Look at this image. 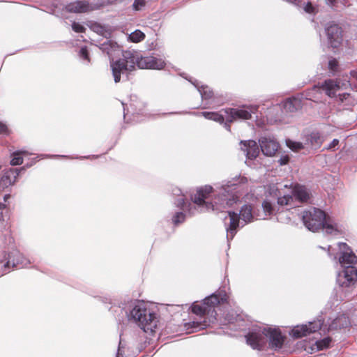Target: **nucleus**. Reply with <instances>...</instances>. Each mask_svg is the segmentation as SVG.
Here are the masks:
<instances>
[{
	"label": "nucleus",
	"instance_id": "54",
	"mask_svg": "<svg viewBox=\"0 0 357 357\" xmlns=\"http://www.w3.org/2000/svg\"><path fill=\"white\" fill-rule=\"evenodd\" d=\"M107 2L109 3V0H107Z\"/></svg>",
	"mask_w": 357,
	"mask_h": 357
},
{
	"label": "nucleus",
	"instance_id": "49",
	"mask_svg": "<svg viewBox=\"0 0 357 357\" xmlns=\"http://www.w3.org/2000/svg\"><path fill=\"white\" fill-rule=\"evenodd\" d=\"M241 183H248V178L246 177H242L240 180Z\"/></svg>",
	"mask_w": 357,
	"mask_h": 357
},
{
	"label": "nucleus",
	"instance_id": "48",
	"mask_svg": "<svg viewBox=\"0 0 357 357\" xmlns=\"http://www.w3.org/2000/svg\"><path fill=\"white\" fill-rule=\"evenodd\" d=\"M178 204H179V206H181L182 208H184V204H185V200L183 198H181L179 200H178Z\"/></svg>",
	"mask_w": 357,
	"mask_h": 357
},
{
	"label": "nucleus",
	"instance_id": "19",
	"mask_svg": "<svg viewBox=\"0 0 357 357\" xmlns=\"http://www.w3.org/2000/svg\"><path fill=\"white\" fill-rule=\"evenodd\" d=\"M282 106L286 112H294L302 107V100L299 96H294L286 99Z\"/></svg>",
	"mask_w": 357,
	"mask_h": 357
},
{
	"label": "nucleus",
	"instance_id": "33",
	"mask_svg": "<svg viewBox=\"0 0 357 357\" xmlns=\"http://www.w3.org/2000/svg\"><path fill=\"white\" fill-rule=\"evenodd\" d=\"M331 342V339L330 337H326L323 340H319L316 342V345L318 350H323L329 347L330 344Z\"/></svg>",
	"mask_w": 357,
	"mask_h": 357
},
{
	"label": "nucleus",
	"instance_id": "6",
	"mask_svg": "<svg viewBox=\"0 0 357 357\" xmlns=\"http://www.w3.org/2000/svg\"><path fill=\"white\" fill-rule=\"evenodd\" d=\"M325 220V213L316 208L305 211L302 215L303 224L309 230L312 231H317L321 229Z\"/></svg>",
	"mask_w": 357,
	"mask_h": 357
},
{
	"label": "nucleus",
	"instance_id": "40",
	"mask_svg": "<svg viewBox=\"0 0 357 357\" xmlns=\"http://www.w3.org/2000/svg\"><path fill=\"white\" fill-rule=\"evenodd\" d=\"M202 96L203 98L210 99L213 97V92L208 89L207 87L203 88L201 91Z\"/></svg>",
	"mask_w": 357,
	"mask_h": 357
},
{
	"label": "nucleus",
	"instance_id": "39",
	"mask_svg": "<svg viewBox=\"0 0 357 357\" xmlns=\"http://www.w3.org/2000/svg\"><path fill=\"white\" fill-rule=\"evenodd\" d=\"M145 0H135L132 7L135 10H141L145 6Z\"/></svg>",
	"mask_w": 357,
	"mask_h": 357
},
{
	"label": "nucleus",
	"instance_id": "14",
	"mask_svg": "<svg viewBox=\"0 0 357 357\" xmlns=\"http://www.w3.org/2000/svg\"><path fill=\"white\" fill-rule=\"evenodd\" d=\"M315 87L324 91L329 97H334L336 92L340 89V82L332 79H326L323 83L319 84Z\"/></svg>",
	"mask_w": 357,
	"mask_h": 357
},
{
	"label": "nucleus",
	"instance_id": "10",
	"mask_svg": "<svg viewBox=\"0 0 357 357\" xmlns=\"http://www.w3.org/2000/svg\"><path fill=\"white\" fill-rule=\"evenodd\" d=\"M340 250H342L339 261L344 266H354L357 264V256L352 252L351 249L346 243L338 244Z\"/></svg>",
	"mask_w": 357,
	"mask_h": 357
},
{
	"label": "nucleus",
	"instance_id": "32",
	"mask_svg": "<svg viewBox=\"0 0 357 357\" xmlns=\"http://www.w3.org/2000/svg\"><path fill=\"white\" fill-rule=\"evenodd\" d=\"M266 194L269 196L278 197L279 195V190L275 184H268L265 186Z\"/></svg>",
	"mask_w": 357,
	"mask_h": 357
},
{
	"label": "nucleus",
	"instance_id": "51",
	"mask_svg": "<svg viewBox=\"0 0 357 357\" xmlns=\"http://www.w3.org/2000/svg\"><path fill=\"white\" fill-rule=\"evenodd\" d=\"M9 197H10V195H6L4 196V200H5V201H6V200H7V199H8Z\"/></svg>",
	"mask_w": 357,
	"mask_h": 357
},
{
	"label": "nucleus",
	"instance_id": "31",
	"mask_svg": "<svg viewBox=\"0 0 357 357\" xmlns=\"http://www.w3.org/2000/svg\"><path fill=\"white\" fill-rule=\"evenodd\" d=\"M262 208L266 215H271L275 213V208L268 200H264L262 203Z\"/></svg>",
	"mask_w": 357,
	"mask_h": 357
},
{
	"label": "nucleus",
	"instance_id": "34",
	"mask_svg": "<svg viewBox=\"0 0 357 357\" xmlns=\"http://www.w3.org/2000/svg\"><path fill=\"white\" fill-rule=\"evenodd\" d=\"M338 61L335 58H331L328 61V69L333 73H336L338 71Z\"/></svg>",
	"mask_w": 357,
	"mask_h": 357
},
{
	"label": "nucleus",
	"instance_id": "22",
	"mask_svg": "<svg viewBox=\"0 0 357 357\" xmlns=\"http://www.w3.org/2000/svg\"><path fill=\"white\" fill-rule=\"evenodd\" d=\"M10 261L13 262V266H20L22 267L28 264L27 259L18 251L11 253L9 261L5 264V266H8Z\"/></svg>",
	"mask_w": 357,
	"mask_h": 357
},
{
	"label": "nucleus",
	"instance_id": "11",
	"mask_svg": "<svg viewBox=\"0 0 357 357\" xmlns=\"http://www.w3.org/2000/svg\"><path fill=\"white\" fill-rule=\"evenodd\" d=\"M320 328L319 324L309 323L308 324L297 326L291 332V335L294 338H301L310 333L317 331Z\"/></svg>",
	"mask_w": 357,
	"mask_h": 357
},
{
	"label": "nucleus",
	"instance_id": "50",
	"mask_svg": "<svg viewBox=\"0 0 357 357\" xmlns=\"http://www.w3.org/2000/svg\"><path fill=\"white\" fill-rule=\"evenodd\" d=\"M118 0H109V3H115L116 1H117Z\"/></svg>",
	"mask_w": 357,
	"mask_h": 357
},
{
	"label": "nucleus",
	"instance_id": "52",
	"mask_svg": "<svg viewBox=\"0 0 357 357\" xmlns=\"http://www.w3.org/2000/svg\"><path fill=\"white\" fill-rule=\"evenodd\" d=\"M287 1H289V2H294V1H295L296 0H287Z\"/></svg>",
	"mask_w": 357,
	"mask_h": 357
},
{
	"label": "nucleus",
	"instance_id": "46",
	"mask_svg": "<svg viewBox=\"0 0 357 357\" xmlns=\"http://www.w3.org/2000/svg\"><path fill=\"white\" fill-rule=\"evenodd\" d=\"M349 96V93H344L339 95L340 100L342 102L344 99H347Z\"/></svg>",
	"mask_w": 357,
	"mask_h": 357
},
{
	"label": "nucleus",
	"instance_id": "25",
	"mask_svg": "<svg viewBox=\"0 0 357 357\" xmlns=\"http://www.w3.org/2000/svg\"><path fill=\"white\" fill-rule=\"evenodd\" d=\"M200 115L206 119L218 122L220 124H225L226 121V118L225 119L222 114L216 112H202L200 113Z\"/></svg>",
	"mask_w": 357,
	"mask_h": 357
},
{
	"label": "nucleus",
	"instance_id": "43",
	"mask_svg": "<svg viewBox=\"0 0 357 357\" xmlns=\"http://www.w3.org/2000/svg\"><path fill=\"white\" fill-rule=\"evenodd\" d=\"M339 144V140L337 139H334L331 144L328 145V146L326 148L327 150H334V149L338 146Z\"/></svg>",
	"mask_w": 357,
	"mask_h": 357
},
{
	"label": "nucleus",
	"instance_id": "44",
	"mask_svg": "<svg viewBox=\"0 0 357 357\" xmlns=\"http://www.w3.org/2000/svg\"><path fill=\"white\" fill-rule=\"evenodd\" d=\"M289 157L287 155H286V156H284L282 158H280V163L282 165H286L289 162Z\"/></svg>",
	"mask_w": 357,
	"mask_h": 357
},
{
	"label": "nucleus",
	"instance_id": "8",
	"mask_svg": "<svg viewBox=\"0 0 357 357\" xmlns=\"http://www.w3.org/2000/svg\"><path fill=\"white\" fill-rule=\"evenodd\" d=\"M326 34L329 45L333 48H338L343 40V30L338 24H331L326 28Z\"/></svg>",
	"mask_w": 357,
	"mask_h": 357
},
{
	"label": "nucleus",
	"instance_id": "35",
	"mask_svg": "<svg viewBox=\"0 0 357 357\" xmlns=\"http://www.w3.org/2000/svg\"><path fill=\"white\" fill-rule=\"evenodd\" d=\"M287 146L294 151H298L303 149V145L301 142H292L291 140L287 141Z\"/></svg>",
	"mask_w": 357,
	"mask_h": 357
},
{
	"label": "nucleus",
	"instance_id": "17",
	"mask_svg": "<svg viewBox=\"0 0 357 357\" xmlns=\"http://www.w3.org/2000/svg\"><path fill=\"white\" fill-rule=\"evenodd\" d=\"M343 279L340 278L342 286L349 287L357 280V268L354 266H345L343 273Z\"/></svg>",
	"mask_w": 357,
	"mask_h": 357
},
{
	"label": "nucleus",
	"instance_id": "12",
	"mask_svg": "<svg viewBox=\"0 0 357 357\" xmlns=\"http://www.w3.org/2000/svg\"><path fill=\"white\" fill-rule=\"evenodd\" d=\"M266 337H269V344L271 348L281 349L284 341V337L281 331L276 328H266Z\"/></svg>",
	"mask_w": 357,
	"mask_h": 357
},
{
	"label": "nucleus",
	"instance_id": "41",
	"mask_svg": "<svg viewBox=\"0 0 357 357\" xmlns=\"http://www.w3.org/2000/svg\"><path fill=\"white\" fill-rule=\"evenodd\" d=\"M322 228L326 229V232L328 234H332V232L333 231H337V229H335L333 225H332L331 224H328L327 222H325V220L324 221V225H323Z\"/></svg>",
	"mask_w": 357,
	"mask_h": 357
},
{
	"label": "nucleus",
	"instance_id": "36",
	"mask_svg": "<svg viewBox=\"0 0 357 357\" xmlns=\"http://www.w3.org/2000/svg\"><path fill=\"white\" fill-rule=\"evenodd\" d=\"M79 55L82 59L86 61L88 63H90L91 59L87 47H82L79 50Z\"/></svg>",
	"mask_w": 357,
	"mask_h": 357
},
{
	"label": "nucleus",
	"instance_id": "47",
	"mask_svg": "<svg viewBox=\"0 0 357 357\" xmlns=\"http://www.w3.org/2000/svg\"><path fill=\"white\" fill-rule=\"evenodd\" d=\"M350 74L352 77L357 80V68L354 70H351Z\"/></svg>",
	"mask_w": 357,
	"mask_h": 357
},
{
	"label": "nucleus",
	"instance_id": "30",
	"mask_svg": "<svg viewBox=\"0 0 357 357\" xmlns=\"http://www.w3.org/2000/svg\"><path fill=\"white\" fill-rule=\"evenodd\" d=\"M185 215L183 212H176L172 218V223L174 226H178L179 224L185 221Z\"/></svg>",
	"mask_w": 357,
	"mask_h": 357
},
{
	"label": "nucleus",
	"instance_id": "13",
	"mask_svg": "<svg viewBox=\"0 0 357 357\" xmlns=\"http://www.w3.org/2000/svg\"><path fill=\"white\" fill-rule=\"evenodd\" d=\"M259 142L262 153L267 156H273L278 151L279 148L278 143L270 137H261Z\"/></svg>",
	"mask_w": 357,
	"mask_h": 357
},
{
	"label": "nucleus",
	"instance_id": "42",
	"mask_svg": "<svg viewBox=\"0 0 357 357\" xmlns=\"http://www.w3.org/2000/svg\"><path fill=\"white\" fill-rule=\"evenodd\" d=\"M304 10L308 13H312L314 11V8L311 2H307L304 7Z\"/></svg>",
	"mask_w": 357,
	"mask_h": 357
},
{
	"label": "nucleus",
	"instance_id": "2",
	"mask_svg": "<svg viewBox=\"0 0 357 357\" xmlns=\"http://www.w3.org/2000/svg\"><path fill=\"white\" fill-rule=\"evenodd\" d=\"M137 59L136 52L126 51L123 52L122 58L111 62L110 67L116 83L121 81V75H126L128 77L130 73L135 70Z\"/></svg>",
	"mask_w": 357,
	"mask_h": 357
},
{
	"label": "nucleus",
	"instance_id": "7",
	"mask_svg": "<svg viewBox=\"0 0 357 357\" xmlns=\"http://www.w3.org/2000/svg\"><path fill=\"white\" fill-rule=\"evenodd\" d=\"M266 328H255L250 331L245 335V340L248 344L252 349L261 350L266 345Z\"/></svg>",
	"mask_w": 357,
	"mask_h": 357
},
{
	"label": "nucleus",
	"instance_id": "18",
	"mask_svg": "<svg viewBox=\"0 0 357 357\" xmlns=\"http://www.w3.org/2000/svg\"><path fill=\"white\" fill-rule=\"evenodd\" d=\"M18 175L19 172L17 169L10 168L5 171L0 180V187L4 189L14 184Z\"/></svg>",
	"mask_w": 357,
	"mask_h": 357
},
{
	"label": "nucleus",
	"instance_id": "21",
	"mask_svg": "<svg viewBox=\"0 0 357 357\" xmlns=\"http://www.w3.org/2000/svg\"><path fill=\"white\" fill-rule=\"evenodd\" d=\"M228 215L229 217V224L227 227V231L229 235L231 236V238L234 236L236 233V229L239 226V216L234 211H229Z\"/></svg>",
	"mask_w": 357,
	"mask_h": 357
},
{
	"label": "nucleus",
	"instance_id": "1",
	"mask_svg": "<svg viewBox=\"0 0 357 357\" xmlns=\"http://www.w3.org/2000/svg\"><path fill=\"white\" fill-rule=\"evenodd\" d=\"M229 296L225 291H218L204 299L202 302H195L191 306L193 314L203 319L202 321H192L191 326L193 328H204L209 324L206 316H213L216 314L215 307L219 305L228 303Z\"/></svg>",
	"mask_w": 357,
	"mask_h": 357
},
{
	"label": "nucleus",
	"instance_id": "5",
	"mask_svg": "<svg viewBox=\"0 0 357 357\" xmlns=\"http://www.w3.org/2000/svg\"><path fill=\"white\" fill-rule=\"evenodd\" d=\"M257 108L252 105H242L236 108L227 107L222 109L226 114L225 126L230 131V123L236 121L248 120L252 118V114L257 111Z\"/></svg>",
	"mask_w": 357,
	"mask_h": 357
},
{
	"label": "nucleus",
	"instance_id": "16",
	"mask_svg": "<svg viewBox=\"0 0 357 357\" xmlns=\"http://www.w3.org/2000/svg\"><path fill=\"white\" fill-rule=\"evenodd\" d=\"M65 9L68 13H82L91 10L92 8L86 1L82 0L67 4Z\"/></svg>",
	"mask_w": 357,
	"mask_h": 357
},
{
	"label": "nucleus",
	"instance_id": "27",
	"mask_svg": "<svg viewBox=\"0 0 357 357\" xmlns=\"http://www.w3.org/2000/svg\"><path fill=\"white\" fill-rule=\"evenodd\" d=\"M294 203L293 195H284L278 198V204L280 206H291Z\"/></svg>",
	"mask_w": 357,
	"mask_h": 357
},
{
	"label": "nucleus",
	"instance_id": "45",
	"mask_svg": "<svg viewBox=\"0 0 357 357\" xmlns=\"http://www.w3.org/2000/svg\"><path fill=\"white\" fill-rule=\"evenodd\" d=\"M331 5L335 6L337 3H341L342 5H345L346 0H328Z\"/></svg>",
	"mask_w": 357,
	"mask_h": 357
},
{
	"label": "nucleus",
	"instance_id": "24",
	"mask_svg": "<svg viewBox=\"0 0 357 357\" xmlns=\"http://www.w3.org/2000/svg\"><path fill=\"white\" fill-rule=\"evenodd\" d=\"M308 144L312 146L320 147L324 139L319 132H312L306 136Z\"/></svg>",
	"mask_w": 357,
	"mask_h": 357
},
{
	"label": "nucleus",
	"instance_id": "53",
	"mask_svg": "<svg viewBox=\"0 0 357 357\" xmlns=\"http://www.w3.org/2000/svg\"><path fill=\"white\" fill-rule=\"evenodd\" d=\"M3 207H4V205H3V204H0V208H3Z\"/></svg>",
	"mask_w": 357,
	"mask_h": 357
},
{
	"label": "nucleus",
	"instance_id": "3",
	"mask_svg": "<svg viewBox=\"0 0 357 357\" xmlns=\"http://www.w3.org/2000/svg\"><path fill=\"white\" fill-rule=\"evenodd\" d=\"M213 192V188L210 185H205L198 189L192 197L193 202L198 206H205L207 211L211 210L217 213L223 211L226 208L228 202H225V199L222 197H215L213 203H208L205 202L210 194Z\"/></svg>",
	"mask_w": 357,
	"mask_h": 357
},
{
	"label": "nucleus",
	"instance_id": "20",
	"mask_svg": "<svg viewBox=\"0 0 357 357\" xmlns=\"http://www.w3.org/2000/svg\"><path fill=\"white\" fill-rule=\"evenodd\" d=\"M244 146V151L246 152V155L249 159H255L259 153V149L257 142L254 140L245 141L243 143Z\"/></svg>",
	"mask_w": 357,
	"mask_h": 357
},
{
	"label": "nucleus",
	"instance_id": "38",
	"mask_svg": "<svg viewBox=\"0 0 357 357\" xmlns=\"http://www.w3.org/2000/svg\"><path fill=\"white\" fill-rule=\"evenodd\" d=\"M10 134V130H9L8 126L0 121V135H9Z\"/></svg>",
	"mask_w": 357,
	"mask_h": 357
},
{
	"label": "nucleus",
	"instance_id": "29",
	"mask_svg": "<svg viewBox=\"0 0 357 357\" xmlns=\"http://www.w3.org/2000/svg\"><path fill=\"white\" fill-rule=\"evenodd\" d=\"M129 38L133 43H139L145 38V34L140 30H136L129 36Z\"/></svg>",
	"mask_w": 357,
	"mask_h": 357
},
{
	"label": "nucleus",
	"instance_id": "23",
	"mask_svg": "<svg viewBox=\"0 0 357 357\" xmlns=\"http://www.w3.org/2000/svg\"><path fill=\"white\" fill-rule=\"evenodd\" d=\"M252 209L253 207L251 204H245L241 207L240 213L238 214L239 218L243 220L245 224L253 221Z\"/></svg>",
	"mask_w": 357,
	"mask_h": 357
},
{
	"label": "nucleus",
	"instance_id": "4",
	"mask_svg": "<svg viewBox=\"0 0 357 357\" xmlns=\"http://www.w3.org/2000/svg\"><path fill=\"white\" fill-rule=\"evenodd\" d=\"M131 317L146 333H153L157 326L155 314L142 305H135L130 312Z\"/></svg>",
	"mask_w": 357,
	"mask_h": 357
},
{
	"label": "nucleus",
	"instance_id": "26",
	"mask_svg": "<svg viewBox=\"0 0 357 357\" xmlns=\"http://www.w3.org/2000/svg\"><path fill=\"white\" fill-rule=\"evenodd\" d=\"M26 151H16L12 154L10 164L13 166L21 165L23 162L22 155H26Z\"/></svg>",
	"mask_w": 357,
	"mask_h": 357
},
{
	"label": "nucleus",
	"instance_id": "28",
	"mask_svg": "<svg viewBox=\"0 0 357 357\" xmlns=\"http://www.w3.org/2000/svg\"><path fill=\"white\" fill-rule=\"evenodd\" d=\"M117 47V45L116 43H113L112 41H107L106 43H104L101 45V49L103 52H106L107 54L110 55L112 53V51H114Z\"/></svg>",
	"mask_w": 357,
	"mask_h": 357
},
{
	"label": "nucleus",
	"instance_id": "15",
	"mask_svg": "<svg viewBox=\"0 0 357 357\" xmlns=\"http://www.w3.org/2000/svg\"><path fill=\"white\" fill-rule=\"evenodd\" d=\"M291 193L294 199H295L301 203L307 202L311 197V195L307 188L299 184H296L293 186Z\"/></svg>",
	"mask_w": 357,
	"mask_h": 357
},
{
	"label": "nucleus",
	"instance_id": "37",
	"mask_svg": "<svg viewBox=\"0 0 357 357\" xmlns=\"http://www.w3.org/2000/svg\"><path fill=\"white\" fill-rule=\"evenodd\" d=\"M72 29L76 33H84L86 31V28L83 25L75 22H73Z\"/></svg>",
	"mask_w": 357,
	"mask_h": 357
},
{
	"label": "nucleus",
	"instance_id": "9",
	"mask_svg": "<svg viewBox=\"0 0 357 357\" xmlns=\"http://www.w3.org/2000/svg\"><path fill=\"white\" fill-rule=\"evenodd\" d=\"M136 66L142 69L161 70L165 68L166 63L164 60L155 56H140L137 54Z\"/></svg>",
	"mask_w": 357,
	"mask_h": 357
}]
</instances>
